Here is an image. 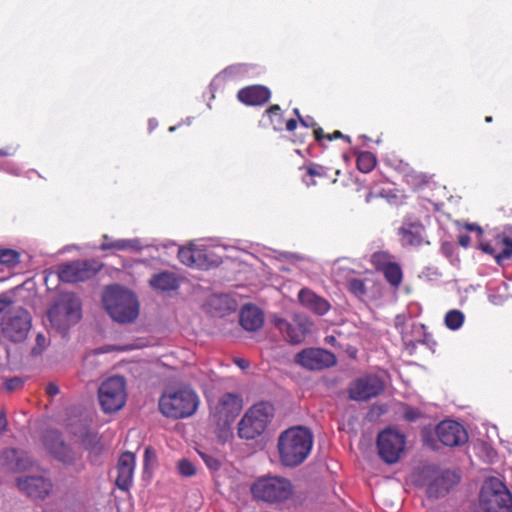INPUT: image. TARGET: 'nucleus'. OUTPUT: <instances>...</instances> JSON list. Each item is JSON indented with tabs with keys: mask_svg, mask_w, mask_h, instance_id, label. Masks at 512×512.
<instances>
[{
	"mask_svg": "<svg viewBox=\"0 0 512 512\" xmlns=\"http://www.w3.org/2000/svg\"><path fill=\"white\" fill-rule=\"evenodd\" d=\"M312 445L313 435L309 429L302 426L287 429L278 439L281 463L287 467L300 465L310 454Z\"/></svg>",
	"mask_w": 512,
	"mask_h": 512,
	"instance_id": "obj_1",
	"label": "nucleus"
},
{
	"mask_svg": "<svg viewBox=\"0 0 512 512\" xmlns=\"http://www.w3.org/2000/svg\"><path fill=\"white\" fill-rule=\"evenodd\" d=\"M200 400L196 391L190 386L166 389L159 399V410L173 419L192 416L198 409Z\"/></svg>",
	"mask_w": 512,
	"mask_h": 512,
	"instance_id": "obj_2",
	"label": "nucleus"
},
{
	"mask_svg": "<svg viewBox=\"0 0 512 512\" xmlns=\"http://www.w3.org/2000/svg\"><path fill=\"white\" fill-rule=\"evenodd\" d=\"M102 301L107 313L119 323L132 322L138 316V301L134 293L127 289L108 287Z\"/></svg>",
	"mask_w": 512,
	"mask_h": 512,
	"instance_id": "obj_3",
	"label": "nucleus"
},
{
	"mask_svg": "<svg viewBox=\"0 0 512 512\" xmlns=\"http://www.w3.org/2000/svg\"><path fill=\"white\" fill-rule=\"evenodd\" d=\"M274 415V407L269 402H259L250 407L238 423V436L253 440L267 428Z\"/></svg>",
	"mask_w": 512,
	"mask_h": 512,
	"instance_id": "obj_4",
	"label": "nucleus"
},
{
	"mask_svg": "<svg viewBox=\"0 0 512 512\" xmlns=\"http://www.w3.org/2000/svg\"><path fill=\"white\" fill-rule=\"evenodd\" d=\"M482 512H512V494L497 478L485 481L479 496Z\"/></svg>",
	"mask_w": 512,
	"mask_h": 512,
	"instance_id": "obj_5",
	"label": "nucleus"
},
{
	"mask_svg": "<svg viewBox=\"0 0 512 512\" xmlns=\"http://www.w3.org/2000/svg\"><path fill=\"white\" fill-rule=\"evenodd\" d=\"M254 498L267 503H281L293 494L291 482L283 477L270 476L256 480L251 486Z\"/></svg>",
	"mask_w": 512,
	"mask_h": 512,
	"instance_id": "obj_6",
	"label": "nucleus"
},
{
	"mask_svg": "<svg viewBox=\"0 0 512 512\" xmlns=\"http://www.w3.org/2000/svg\"><path fill=\"white\" fill-rule=\"evenodd\" d=\"M3 335L12 342H21L31 328V317L27 310L14 307L11 301L5 300V315L0 323Z\"/></svg>",
	"mask_w": 512,
	"mask_h": 512,
	"instance_id": "obj_7",
	"label": "nucleus"
},
{
	"mask_svg": "<svg viewBox=\"0 0 512 512\" xmlns=\"http://www.w3.org/2000/svg\"><path fill=\"white\" fill-rule=\"evenodd\" d=\"M98 400L104 413L122 409L127 400L126 380L122 376L109 377L98 388Z\"/></svg>",
	"mask_w": 512,
	"mask_h": 512,
	"instance_id": "obj_8",
	"label": "nucleus"
},
{
	"mask_svg": "<svg viewBox=\"0 0 512 512\" xmlns=\"http://www.w3.org/2000/svg\"><path fill=\"white\" fill-rule=\"evenodd\" d=\"M48 318L53 326L65 330L76 324L82 317L80 299L74 294L63 295L60 300L48 310Z\"/></svg>",
	"mask_w": 512,
	"mask_h": 512,
	"instance_id": "obj_9",
	"label": "nucleus"
},
{
	"mask_svg": "<svg viewBox=\"0 0 512 512\" xmlns=\"http://www.w3.org/2000/svg\"><path fill=\"white\" fill-rule=\"evenodd\" d=\"M243 408V400L239 394L225 393L211 408L210 418L221 430L228 428L238 417Z\"/></svg>",
	"mask_w": 512,
	"mask_h": 512,
	"instance_id": "obj_10",
	"label": "nucleus"
},
{
	"mask_svg": "<svg viewBox=\"0 0 512 512\" xmlns=\"http://www.w3.org/2000/svg\"><path fill=\"white\" fill-rule=\"evenodd\" d=\"M376 445L380 458L387 464H395L404 453L406 436L396 429L386 428L379 432Z\"/></svg>",
	"mask_w": 512,
	"mask_h": 512,
	"instance_id": "obj_11",
	"label": "nucleus"
},
{
	"mask_svg": "<svg viewBox=\"0 0 512 512\" xmlns=\"http://www.w3.org/2000/svg\"><path fill=\"white\" fill-rule=\"evenodd\" d=\"M103 267L95 259L76 260L57 267V276L65 283L84 282L93 278Z\"/></svg>",
	"mask_w": 512,
	"mask_h": 512,
	"instance_id": "obj_12",
	"label": "nucleus"
},
{
	"mask_svg": "<svg viewBox=\"0 0 512 512\" xmlns=\"http://www.w3.org/2000/svg\"><path fill=\"white\" fill-rule=\"evenodd\" d=\"M272 324L279 330L284 339L291 344L302 343L307 334L311 332L313 326L310 319L302 314H296L292 322L274 316L272 318Z\"/></svg>",
	"mask_w": 512,
	"mask_h": 512,
	"instance_id": "obj_13",
	"label": "nucleus"
},
{
	"mask_svg": "<svg viewBox=\"0 0 512 512\" xmlns=\"http://www.w3.org/2000/svg\"><path fill=\"white\" fill-rule=\"evenodd\" d=\"M294 363L310 371H320L337 363L334 353L323 348H305L294 356Z\"/></svg>",
	"mask_w": 512,
	"mask_h": 512,
	"instance_id": "obj_14",
	"label": "nucleus"
},
{
	"mask_svg": "<svg viewBox=\"0 0 512 512\" xmlns=\"http://www.w3.org/2000/svg\"><path fill=\"white\" fill-rule=\"evenodd\" d=\"M42 443L55 459L64 464H74L79 458V455L64 442L62 434L58 430H46L42 435Z\"/></svg>",
	"mask_w": 512,
	"mask_h": 512,
	"instance_id": "obj_15",
	"label": "nucleus"
},
{
	"mask_svg": "<svg viewBox=\"0 0 512 512\" xmlns=\"http://www.w3.org/2000/svg\"><path fill=\"white\" fill-rule=\"evenodd\" d=\"M179 261L191 268L206 270L217 265L218 260L208 249H201L194 245L181 247L178 250Z\"/></svg>",
	"mask_w": 512,
	"mask_h": 512,
	"instance_id": "obj_16",
	"label": "nucleus"
},
{
	"mask_svg": "<svg viewBox=\"0 0 512 512\" xmlns=\"http://www.w3.org/2000/svg\"><path fill=\"white\" fill-rule=\"evenodd\" d=\"M16 486L21 493L34 500L45 499L53 487L51 480L41 475L18 477Z\"/></svg>",
	"mask_w": 512,
	"mask_h": 512,
	"instance_id": "obj_17",
	"label": "nucleus"
},
{
	"mask_svg": "<svg viewBox=\"0 0 512 512\" xmlns=\"http://www.w3.org/2000/svg\"><path fill=\"white\" fill-rule=\"evenodd\" d=\"M384 390V382L376 375L356 379L349 388V397L356 401H367Z\"/></svg>",
	"mask_w": 512,
	"mask_h": 512,
	"instance_id": "obj_18",
	"label": "nucleus"
},
{
	"mask_svg": "<svg viewBox=\"0 0 512 512\" xmlns=\"http://www.w3.org/2000/svg\"><path fill=\"white\" fill-rule=\"evenodd\" d=\"M399 242L404 248H419L428 245L425 226L419 221H404L398 228Z\"/></svg>",
	"mask_w": 512,
	"mask_h": 512,
	"instance_id": "obj_19",
	"label": "nucleus"
},
{
	"mask_svg": "<svg viewBox=\"0 0 512 512\" xmlns=\"http://www.w3.org/2000/svg\"><path fill=\"white\" fill-rule=\"evenodd\" d=\"M439 441L449 447L463 445L468 440L465 428L454 420H444L436 426Z\"/></svg>",
	"mask_w": 512,
	"mask_h": 512,
	"instance_id": "obj_20",
	"label": "nucleus"
},
{
	"mask_svg": "<svg viewBox=\"0 0 512 512\" xmlns=\"http://www.w3.org/2000/svg\"><path fill=\"white\" fill-rule=\"evenodd\" d=\"M480 249L493 256L498 265L503 266L505 261L512 259V237L499 233L492 241L481 242Z\"/></svg>",
	"mask_w": 512,
	"mask_h": 512,
	"instance_id": "obj_21",
	"label": "nucleus"
},
{
	"mask_svg": "<svg viewBox=\"0 0 512 512\" xmlns=\"http://www.w3.org/2000/svg\"><path fill=\"white\" fill-rule=\"evenodd\" d=\"M0 466L8 472H21L30 468L32 461L25 451L8 448L0 454Z\"/></svg>",
	"mask_w": 512,
	"mask_h": 512,
	"instance_id": "obj_22",
	"label": "nucleus"
},
{
	"mask_svg": "<svg viewBox=\"0 0 512 512\" xmlns=\"http://www.w3.org/2000/svg\"><path fill=\"white\" fill-rule=\"evenodd\" d=\"M271 98V91L264 85H249L237 92V99L246 106H263Z\"/></svg>",
	"mask_w": 512,
	"mask_h": 512,
	"instance_id": "obj_23",
	"label": "nucleus"
},
{
	"mask_svg": "<svg viewBox=\"0 0 512 512\" xmlns=\"http://www.w3.org/2000/svg\"><path fill=\"white\" fill-rule=\"evenodd\" d=\"M135 455L131 452L121 454L117 464L116 485L122 491H128L133 482Z\"/></svg>",
	"mask_w": 512,
	"mask_h": 512,
	"instance_id": "obj_24",
	"label": "nucleus"
},
{
	"mask_svg": "<svg viewBox=\"0 0 512 512\" xmlns=\"http://www.w3.org/2000/svg\"><path fill=\"white\" fill-rule=\"evenodd\" d=\"M459 477L450 471H443L437 475L427 486V496L429 498L443 497L449 493L450 489L458 484Z\"/></svg>",
	"mask_w": 512,
	"mask_h": 512,
	"instance_id": "obj_25",
	"label": "nucleus"
},
{
	"mask_svg": "<svg viewBox=\"0 0 512 512\" xmlns=\"http://www.w3.org/2000/svg\"><path fill=\"white\" fill-rule=\"evenodd\" d=\"M300 303L318 315L326 314L330 309V304L324 298L318 296L313 291L303 288L298 293Z\"/></svg>",
	"mask_w": 512,
	"mask_h": 512,
	"instance_id": "obj_26",
	"label": "nucleus"
},
{
	"mask_svg": "<svg viewBox=\"0 0 512 512\" xmlns=\"http://www.w3.org/2000/svg\"><path fill=\"white\" fill-rule=\"evenodd\" d=\"M264 317L259 308L245 305L240 312V324L247 331H256L263 326Z\"/></svg>",
	"mask_w": 512,
	"mask_h": 512,
	"instance_id": "obj_27",
	"label": "nucleus"
},
{
	"mask_svg": "<svg viewBox=\"0 0 512 512\" xmlns=\"http://www.w3.org/2000/svg\"><path fill=\"white\" fill-rule=\"evenodd\" d=\"M150 285L160 291L176 290L179 286L175 274L172 272L164 271L155 274L149 281Z\"/></svg>",
	"mask_w": 512,
	"mask_h": 512,
	"instance_id": "obj_28",
	"label": "nucleus"
},
{
	"mask_svg": "<svg viewBox=\"0 0 512 512\" xmlns=\"http://www.w3.org/2000/svg\"><path fill=\"white\" fill-rule=\"evenodd\" d=\"M301 170H304L305 173L302 175V182L306 185V187H312L317 184L316 177H326V169L319 165V164H309L302 166L300 168Z\"/></svg>",
	"mask_w": 512,
	"mask_h": 512,
	"instance_id": "obj_29",
	"label": "nucleus"
},
{
	"mask_svg": "<svg viewBox=\"0 0 512 512\" xmlns=\"http://www.w3.org/2000/svg\"><path fill=\"white\" fill-rule=\"evenodd\" d=\"M386 281L394 288H398L403 281V272L398 263L392 262L381 272Z\"/></svg>",
	"mask_w": 512,
	"mask_h": 512,
	"instance_id": "obj_30",
	"label": "nucleus"
},
{
	"mask_svg": "<svg viewBox=\"0 0 512 512\" xmlns=\"http://www.w3.org/2000/svg\"><path fill=\"white\" fill-rule=\"evenodd\" d=\"M377 163L376 156L370 151H361L357 155L356 165L359 171L363 173L371 172Z\"/></svg>",
	"mask_w": 512,
	"mask_h": 512,
	"instance_id": "obj_31",
	"label": "nucleus"
},
{
	"mask_svg": "<svg viewBox=\"0 0 512 512\" xmlns=\"http://www.w3.org/2000/svg\"><path fill=\"white\" fill-rule=\"evenodd\" d=\"M393 256L387 251H376L371 255L370 263L376 271L382 272L393 260Z\"/></svg>",
	"mask_w": 512,
	"mask_h": 512,
	"instance_id": "obj_32",
	"label": "nucleus"
},
{
	"mask_svg": "<svg viewBox=\"0 0 512 512\" xmlns=\"http://www.w3.org/2000/svg\"><path fill=\"white\" fill-rule=\"evenodd\" d=\"M412 332L415 334V337L410 339L407 334L403 335V340L406 345H411L415 347L418 343H426L428 340V334L426 333V327L423 324H412L411 326Z\"/></svg>",
	"mask_w": 512,
	"mask_h": 512,
	"instance_id": "obj_33",
	"label": "nucleus"
},
{
	"mask_svg": "<svg viewBox=\"0 0 512 512\" xmlns=\"http://www.w3.org/2000/svg\"><path fill=\"white\" fill-rule=\"evenodd\" d=\"M269 120V123L275 130H281L284 123L283 112L278 104L271 105L264 112Z\"/></svg>",
	"mask_w": 512,
	"mask_h": 512,
	"instance_id": "obj_34",
	"label": "nucleus"
},
{
	"mask_svg": "<svg viewBox=\"0 0 512 512\" xmlns=\"http://www.w3.org/2000/svg\"><path fill=\"white\" fill-rule=\"evenodd\" d=\"M20 262V253L10 248H0V265L8 268L17 266Z\"/></svg>",
	"mask_w": 512,
	"mask_h": 512,
	"instance_id": "obj_35",
	"label": "nucleus"
},
{
	"mask_svg": "<svg viewBox=\"0 0 512 512\" xmlns=\"http://www.w3.org/2000/svg\"><path fill=\"white\" fill-rule=\"evenodd\" d=\"M314 138L315 140L323 145L324 140L332 141L335 139H343L348 143H351V138L348 135H344L341 131L335 130L333 133H325L322 128L314 129Z\"/></svg>",
	"mask_w": 512,
	"mask_h": 512,
	"instance_id": "obj_36",
	"label": "nucleus"
},
{
	"mask_svg": "<svg viewBox=\"0 0 512 512\" xmlns=\"http://www.w3.org/2000/svg\"><path fill=\"white\" fill-rule=\"evenodd\" d=\"M464 314L457 309L450 310L446 313L444 323L450 330L459 329L464 323Z\"/></svg>",
	"mask_w": 512,
	"mask_h": 512,
	"instance_id": "obj_37",
	"label": "nucleus"
},
{
	"mask_svg": "<svg viewBox=\"0 0 512 512\" xmlns=\"http://www.w3.org/2000/svg\"><path fill=\"white\" fill-rule=\"evenodd\" d=\"M433 176L423 172H411L407 174V181L417 189L427 186Z\"/></svg>",
	"mask_w": 512,
	"mask_h": 512,
	"instance_id": "obj_38",
	"label": "nucleus"
},
{
	"mask_svg": "<svg viewBox=\"0 0 512 512\" xmlns=\"http://www.w3.org/2000/svg\"><path fill=\"white\" fill-rule=\"evenodd\" d=\"M347 288L354 296L361 298L367 293L365 281L359 278H351L347 282Z\"/></svg>",
	"mask_w": 512,
	"mask_h": 512,
	"instance_id": "obj_39",
	"label": "nucleus"
},
{
	"mask_svg": "<svg viewBox=\"0 0 512 512\" xmlns=\"http://www.w3.org/2000/svg\"><path fill=\"white\" fill-rule=\"evenodd\" d=\"M134 248H135L134 242L132 240H126V239L116 240L113 242V244H107V242H102L100 245V249L102 251L111 250V249L123 251V250H129V249H134Z\"/></svg>",
	"mask_w": 512,
	"mask_h": 512,
	"instance_id": "obj_40",
	"label": "nucleus"
},
{
	"mask_svg": "<svg viewBox=\"0 0 512 512\" xmlns=\"http://www.w3.org/2000/svg\"><path fill=\"white\" fill-rule=\"evenodd\" d=\"M179 473L184 477H191L196 474V468L192 462L182 459L177 465Z\"/></svg>",
	"mask_w": 512,
	"mask_h": 512,
	"instance_id": "obj_41",
	"label": "nucleus"
},
{
	"mask_svg": "<svg viewBox=\"0 0 512 512\" xmlns=\"http://www.w3.org/2000/svg\"><path fill=\"white\" fill-rule=\"evenodd\" d=\"M404 419L409 422H414L422 416V412L415 407L406 405L403 413Z\"/></svg>",
	"mask_w": 512,
	"mask_h": 512,
	"instance_id": "obj_42",
	"label": "nucleus"
},
{
	"mask_svg": "<svg viewBox=\"0 0 512 512\" xmlns=\"http://www.w3.org/2000/svg\"><path fill=\"white\" fill-rule=\"evenodd\" d=\"M200 456L210 470L217 471L220 468L221 464L214 456L207 453H200Z\"/></svg>",
	"mask_w": 512,
	"mask_h": 512,
	"instance_id": "obj_43",
	"label": "nucleus"
},
{
	"mask_svg": "<svg viewBox=\"0 0 512 512\" xmlns=\"http://www.w3.org/2000/svg\"><path fill=\"white\" fill-rule=\"evenodd\" d=\"M47 345V339L43 334H38L36 337V345L32 348V355H39L43 352Z\"/></svg>",
	"mask_w": 512,
	"mask_h": 512,
	"instance_id": "obj_44",
	"label": "nucleus"
},
{
	"mask_svg": "<svg viewBox=\"0 0 512 512\" xmlns=\"http://www.w3.org/2000/svg\"><path fill=\"white\" fill-rule=\"evenodd\" d=\"M23 386V380L20 377H13L11 379H8L4 387L7 391H13L16 389H19Z\"/></svg>",
	"mask_w": 512,
	"mask_h": 512,
	"instance_id": "obj_45",
	"label": "nucleus"
},
{
	"mask_svg": "<svg viewBox=\"0 0 512 512\" xmlns=\"http://www.w3.org/2000/svg\"><path fill=\"white\" fill-rule=\"evenodd\" d=\"M299 122L302 126L306 127V128H313V130L315 128H320L319 126H317V123L315 122V120L313 119V117L311 116H307V117H302V116H299Z\"/></svg>",
	"mask_w": 512,
	"mask_h": 512,
	"instance_id": "obj_46",
	"label": "nucleus"
},
{
	"mask_svg": "<svg viewBox=\"0 0 512 512\" xmlns=\"http://www.w3.org/2000/svg\"><path fill=\"white\" fill-rule=\"evenodd\" d=\"M45 391L48 396L54 397L59 394V387L55 383L50 382L47 384Z\"/></svg>",
	"mask_w": 512,
	"mask_h": 512,
	"instance_id": "obj_47",
	"label": "nucleus"
},
{
	"mask_svg": "<svg viewBox=\"0 0 512 512\" xmlns=\"http://www.w3.org/2000/svg\"><path fill=\"white\" fill-rule=\"evenodd\" d=\"M234 363L238 367H240L242 370H245V369L249 368V366H250V362L248 360H246V359H243V358H236L234 360Z\"/></svg>",
	"mask_w": 512,
	"mask_h": 512,
	"instance_id": "obj_48",
	"label": "nucleus"
},
{
	"mask_svg": "<svg viewBox=\"0 0 512 512\" xmlns=\"http://www.w3.org/2000/svg\"><path fill=\"white\" fill-rule=\"evenodd\" d=\"M14 153H15V149L13 147H7L5 149H0V157L12 156Z\"/></svg>",
	"mask_w": 512,
	"mask_h": 512,
	"instance_id": "obj_49",
	"label": "nucleus"
},
{
	"mask_svg": "<svg viewBox=\"0 0 512 512\" xmlns=\"http://www.w3.org/2000/svg\"><path fill=\"white\" fill-rule=\"evenodd\" d=\"M297 127V120L296 119H289L287 122H286V129L288 131H294Z\"/></svg>",
	"mask_w": 512,
	"mask_h": 512,
	"instance_id": "obj_50",
	"label": "nucleus"
},
{
	"mask_svg": "<svg viewBox=\"0 0 512 512\" xmlns=\"http://www.w3.org/2000/svg\"><path fill=\"white\" fill-rule=\"evenodd\" d=\"M7 426V420L4 412L0 413V432L4 431Z\"/></svg>",
	"mask_w": 512,
	"mask_h": 512,
	"instance_id": "obj_51",
	"label": "nucleus"
},
{
	"mask_svg": "<svg viewBox=\"0 0 512 512\" xmlns=\"http://www.w3.org/2000/svg\"><path fill=\"white\" fill-rule=\"evenodd\" d=\"M470 243V237L467 235H463L459 237V244L463 247H467Z\"/></svg>",
	"mask_w": 512,
	"mask_h": 512,
	"instance_id": "obj_52",
	"label": "nucleus"
},
{
	"mask_svg": "<svg viewBox=\"0 0 512 512\" xmlns=\"http://www.w3.org/2000/svg\"><path fill=\"white\" fill-rule=\"evenodd\" d=\"M103 242H107V244H113L114 241H111L107 235L103 236Z\"/></svg>",
	"mask_w": 512,
	"mask_h": 512,
	"instance_id": "obj_53",
	"label": "nucleus"
},
{
	"mask_svg": "<svg viewBox=\"0 0 512 512\" xmlns=\"http://www.w3.org/2000/svg\"><path fill=\"white\" fill-rule=\"evenodd\" d=\"M293 113H294V115H296L297 120L299 121V116H301L299 109H298V108H295V109L293 110Z\"/></svg>",
	"mask_w": 512,
	"mask_h": 512,
	"instance_id": "obj_54",
	"label": "nucleus"
},
{
	"mask_svg": "<svg viewBox=\"0 0 512 512\" xmlns=\"http://www.w3.org/2000/svg\"><path fill=\"white\" fill-rule=\"evenodd\" d=\"M468 228L470 230H478V231H481V228L479 226H474V225H469Z\"/></svg>",
	"mask_w": 512,
	"mask_h": 512,
	"instance_id": "obj_55",
	"label": "nucleus"
},
{
	"mask_svg": "<svg viewBox=\"0 0 512 512\" xmlns=\"http://www.w3.org/2000/svg\"><path fill=\"white\" fill-rule=\"evenodd\" d=\"M150 450H151V449H150V447H147V448L145 449V459H146V460L148 459V456H149Z\"/></svg>",
	"mask_w": 512,
	"mask_h": 512,
	"instance_id": "obj_56",
	"label": "nucleus"
},
{
	"mask_svg": "<svg viewBox=\"0 0 512 512\" xmlns=\"http://www.w3.org/2000/svg\"><path fill=\"white\" fill-rule=\"evenodd\" d=\"M326 340H327L328 343H332V342L335 341V337L330 336V337H327Z\"/></svg>",
	"mask_w": 512,
	"mask_h": 512,
	"instance_id": "obj_57",
	"label": "nucleus"
},
{
	"mask_svg": "<svg viewBox=\"0 0 512 512\" xmlns=\"http://www.w3.org/2000/svg\"><path fill=\"white\" fill-rule=\"evenodd\" d=\"M485 121H486L487 123L492 122V117H491V116H487V117L485 118Z\"/></svg>",
	"mask_w": 512,
	"mask_h": 512,
	"instance_id": "obj_58",
	"label": "nucleus"
}]
</instances>
